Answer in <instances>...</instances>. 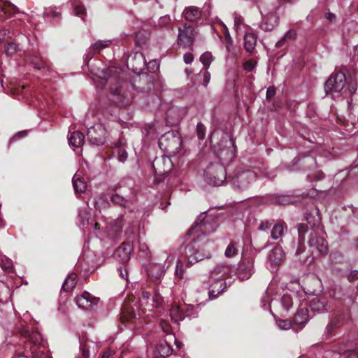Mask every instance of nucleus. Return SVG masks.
<instances>
[{"label":"nucleus","mask_w":358,"mask_h":358,"mask_svg":"<svg viewBox=\"0 0 358 358\" xmlns=\"http://www.w3.org/2000/svg\"><path fill=\"white\" fill-rule=\"evenodd\" d=\"M227 173L220 164H210L204 171L206 182L211 186H220L225 181Z\"/></svg>","instance_id":"nucleus-1"},{"label":"nucleus","mask_w":358,"mask_h":358,"mask_svg":"<svg viewBox=\"0 0 358 358\" xmlns=\"http://www.w3.org/2000/svg\"><path fill=\"white\" fill-rule=\"evenodd\" d=\"M87 136L92 144L101 145L105 143L106 131L101 124H96L88 129Z\"/></svg>","instance_id":"nucleus-2"},{"label":"nucleus","mask_w":358,"mask_h":358,"mask_svg":"<svg viewBox=\"0 0 358 358\" xmlns=\"http://www.w3.org/2000/svg\"><path fill=\"white\" fill-rule=\"evenodd\" d=\"M345 83V75L343 73H336L332 75L325 83L324 90L326 94L330 92H341Z\"/></svg>","instance_id":"nucleus-3"},{"label":"nucleus","mask_w":358,"mask_h":358,"mask_svg":"<svg viewBox=\"0 0 358 358\" xmlns=\"http://www.w3.org/2000/svg\"><path fill=\"white\" fill-rule=\"evenodd\" d=\"M195 37V31L193 27L185 24L178 29V44L185 48L193 45Z\"/></svg>","instance_id":"nucleus-4"},{"label":"nucleus","mask_w":358,"mask_h":358,"mask_svg":"<svg viewBox=\"0 0 358 358\" xmlns=\"http://www.w3.org/2000/svg\"><path fill=\"white\" fill-rule=\"evenodd\" d=\"M308 245L313 254L326 255L328 252V245L324 238L319 237L315 233H311Z\"/></svg>","instance_id":"nucleus-5"},{"label":"nucleus","mask_w":358,"mask_h":358,"mask_svg":"<svg viewBox=\"0 0 358 358\" xmlns=\"http://www.w3.org/2000/svg\"><path fill=\"white\" fill-rule=\"evenodd\" d=\"M173 166L170 157L163 155L155 158L153 162V168L158 175H164L170 172Z\"/></svg>","instance_id":"nucleus-6"},{"label":"nucleus","mask_w":358,"mask_h":358,"mask_svg":"<svg viewBox=\"0 0 358 358\" xmlns=\"http://www.w3.org/2000/svg\"><path fill=\"white\" fill-rule=\"evenodd\" d=\"M262 19L260 22V28L265 31H272L278 24V16L274 11L262 13Z\"/></svg>","instance_id":"nucleus-7"},{"label":"nucleus","mask_w":358,"mask_h":358,"mask_svg":"<svg viewBox=\"0 0 358 358\" xmlns=\"http://www.w3.org/2000/svg\"><path fill=\"white\" fill-rule=\"evenodd\" d=\"M99 299L93 296L89 292H85L80 296L76 298V302L78 306L83 309H90L94 306L97 305Z\"/></svg>","instance_id":"nucleus-8"},{"label":"nucleus","mask_w":358,"mask_h":358,"mask_svg":"<svg viewBox=\"0 0 358 358\" xmlns=\"http://www.w3.org/2000/svg\"><path fill=\"white\" fill-rule=\"evenodd\" d=\"M186 257L187 259V266H192L193 264L208 258L210 257V253H202L198 250H196L194 247L192 245H188L185 249Z\"/></svg>","instance_id":"nucleus-9"},{"label":"nucleus","mask_w":358,"mask_h":358,"mask_svg":"<svg viewBox=\"0 0 358 358\" xmlns=\"http://www.w3.org/2000/svg\"><path fill=\"white\" fill-rule=\"evenodd\" d=\"M145 59L144 55L141 52H136L134 55L128 57V66H131L133 71L137 72L145 66Z\"/></svg>","instance_id":"nucleus-10"},{"label":"nucleus","mask_w":358,"mask_h":358,"mask_svg":"<svg viewBox=\"0 0 358 358\" xmlns=\"http://www.w3.org/2000/svg\"><path fill=\"white\" fill-rule=\"evenodd\" d=\"M310 308L313 313H322L328 311L330 306L326 299L315 297L310 301Z\"/></svg>","instance_id":"nucleus-11"},{"label":"nucleus","mask_w":358,"mask_h":358,"mask_svg":"<svg viewBox=\"0 0 358 358\" xmlns=\"http://www.w3.org/2000/svg\"><path fill=\"white\" fill-rule=\"evenodd\" d=\"M254 273L252 262H243L237 270V276L241 280L249 279Z\"/></svg>","instance_id":"nucleus-12"},{"label":"nucleus","mask_w":358,"mask_h":358,"mask_svg":"<svg viewBox=\"0 0 358 358\" xmlns=\"http://www.w3.org/2000/svg\"><path fill=\"white\" fill-rule=\"evenodd\" d=\"M132 245L128 243H123L115 251V255L122 262H125L129 260Z\"/></svg>","instance_id":"nucleus-13"},{"label":"nucleus","mask_w":358,"mask_h":358,"mask_svg":"<svg viewBox=\"0 0 358 358\" xmlns=\"http://www.w3.org/2000/svg\"><path fill=\"white\" fill-rule=\"evenodd\" d=\"M110 43V40L98 41L95 42L88 48L86 56L90 58L92 57L94 55L99 53L101 50L108 47Z\"/></svg>","instance_id":"nucleus-14"},{"label":"nucleus","mask_w":358,"mask_h":358,"mask_svg":"<svg viewBox=\"0 0 358 358\" xmlns=\"http://www.w3.org/2000/svg\"><path fill=\"white\" fill-rule=\"evenodd\" d=\"M182 15L186 20L189 22H194L200 18L201 15V10L197 7L189 6L184 9Z\"/></svg>","instance_id":"nucleus-15"},{"label":"nucleus","mask_w":358,"mask_h":358,"mask_svg":"<svg viewBox=\"0 0 358 358\" xmlns=\"http://www.w3.org/2000/svg\"><path fill=\"white\" fill-rule=\"evenodd\" d=\"M165 271L164 265L158 263L150 264L148 268V275L155 279H159L164 274Z\"/></svg>","instance_id":"nucleus-16"},{"label":"nucleus","mask_w":358,"mask_h":358,"mask_svg":"<svg viewBox=\"0 0 358 358\" xmlns=\"http://www.w3.org/2000/svg\"><path fill=\"white\" fill-rule=\"evenodd\" d=\"M84 135L82 132L76 131L70 134L68 140L69 145L74 148H80L84 143Z\"/></svg>","instance_id":"nucleus-17"},{"label":"nucleus","mask_w":358,"mask_h":358,"mask_svg":"<svg viewBox=\"0 0 358 358\" xmlns=\"http://www.w3.org/2000/svg\"><path fill=\"white\" fill-rule=\"evenodd\" d=\"M255 179L256 174L255 172L251 171L243 172L238 177V185L240 188L244 189L247 184L250 183L251 181L255 180Z\"/></svg>","instance_id":"nucleus-18"},{"label":"nucleus","mask_w":358,"mask_h":358,"mask_svg":"<svg viewBox=\"0 0 358 358\" xmlns=\"http://www.w3.org/2000/svg\"><path fill=\"white\" fill-rule=\"evenodd\" d=\"M287 230V224L284 222H278L273 227L271 232V238L273 240L280 239Z\"/></svg>","instance_id":"nucleus-19"},{"label":"nucleus","mask_w":358,"mask_h":358,"mask_svg":"<svg viewBox=\"0 0 358 358\" xmlns=\"http://www.w3.org/2000/svg\"><path fill=\"white\" fill-rule=\"evenodd\" d=\"M308 310L306 308H301L295 315L293 322L303 327L308 322Z\"/></svg>","instance_id":"nucleus-20"},{"label":"nucleus","mask_w":358,"mask_h":358,"mask_svg":"<svg viewBox=\"0 0 358 358\" xmlns=\"http://www.w3.org/2000/svg\"><path fill=\"white\" fill-rule=\"evenodd\" d=\"M72 183L76 193H83L87 189V183L78 174H75L72 178Z\"/></svg>","instance_id":"nucleus-21"},{"label":"nucleus","mask_w":358,"mask_h":358,"mask_svg":"<svg viewBox=\"0 0 358 358\" xmlns=\"http://www.w3.org/2000/svg\"><path fill=\"white\" fill-rule=\"evenodd\" d=\"M309 283L313 286L308 291L314 295H316L323 290L322 280L317 276H313L309 279Z\"/></svg>","instance_id":"nucleus-22"},{"label":"nucleus","mask_w":358,"mask_h":358,"mask_svg":"<svg viewBox=\"0 0 358 358\" xmlns=\"http://www.w3.org/2000/svg\"><path fill=\"white\" fill-rule=\"evenodd\" d=\"M257 44V37L254 34L248 33L244 36V48L248 52H252Z\"/></svg>","instance_id":"nucleus-23"},{"label":"nucleus","mask_w":358,"mask_h":358,"mask_svg":"<svg viewBox=\"0 0 358 358\" xmlns=\"http://www.w3.org/2000/svg\"><path fill=\"white\" fill-rule=\"evenodd\" d=\"M207 223L206 221L200 220V217L197 219L195 222L194 226L192 227L188 231V234L191 235L192 234H199V232H209L210 231L207 229Z\"/></svg>","instance_id":"nucleus-24"},{"label":"nucleus","mask_w":358,"mask_h":358,"mask_svg":"<svg viewBox=\"0 0 358 358\" xmlns=\"http://www.w3.org/2000/svg\"><path fill=\"white\" fill-rule=\"evenodd\" d=\"M285 257V253L281 248H274L269 254L268 259L274 264H279Z\"/></svg>","instance_id":"nucleus-25"},{"label":"nucleus","mask_w":358,"mask_h":358,"mask_svg":"<svg viewBox=\"0 0 358 358\" xmlns=\"http://www.w3.org/2000/svg\"><path fill=\"white\" fill-rule=\"evenodd\" d=\"M76 283V275L74 274H71L64 282L62 289L67 292L71 291L75 287Z\"/></svg>","instance_id":"nucleus-26"},{"label":"nucleus","mask_w":358,"mask_h":358,"mask_svg":"<svg viewBox=\"0 0 358 358\" xmlns=\"http://www.w3.org/2000/svg\"><path fill=\"white\" fill-rule=\"evenodd\" d=\"M170 317L174 322H178L184 319V315L181 312L180 308L178 306H174L170 310Z\"/></svg>","instance_id":"nucleus-27"},{"label":"nucleus","mask_w":358,"mask_h":358,"mask_svg":"<svg viewBox=\"0 0 358 358\" xmlns=\"http://www.w3.org/2000/svg\"><path fill=\"white\" fill-rule=\"evenodd\" d=\"M124 226L123 217L120 216L110 224L109 228L114 233L120 232Z\"/></svg>","instance_id":"nucleus-28"},{"label":"nucleus","mask_w":358,"mask_h":358,"mask_svg":"<svg viewBox=\"0 0 358 358\" xmlns=\"http://www.w3.org/2000/svg\"><path fill=\"white\" fill-rule=\"evenodd\" d=\"M200 61L203 65L206 67V69H208L211 62L213 61V57L210 52H206L201 55Z\"/></svg>","instance_id":"nucleus-29"},{"label":"nucleus","mask_w":358,"mask_h":358,"mask_svg":"<svg viewBox=\"0 0 358 358\" xmlns=\"http://www.w3.org/2000/svg\"><path fill=\"white\" fill-rule=\"evenodd\" d=\"M166 140H171L173 143H174L176 145H179L180 144V139L178 138H176L175 135H174V133L173 131H171V132H168L166 136H164V137H162L159 141V145H162L164 141H166Z\"/></svg>","instance_id":"nucleus-30"},{"label":"nucleus","mask_w":358,"mask_h":358,"mask_svg":"<svg viewBox=\"0 0 358 358\" xmlns=\"http://www.w3.org/2000/svg\"><path fill=\"white\" fill-rule=\"evenodd\" d=\"M15 7L8 2L0 1V12L4 14H10L12 10H14Z\"/></svg>","instance_id":"nucleus-31"},{"label":"nucleus","mask_w":358,"mask_h":358,"mask_svg":"<svg viewBox=\"0 0 358 358\" xmlns=\"http://www.w3.org/2000/svg\"><path fill=\"white\" fill-rule=\"evenodd\" d=\"M78 217L83 225L90 224V219L88 217V211L87 209H81L79 210Z\"/></svg>","instance_id":"nucleus-32"},{"label":"nucleus","mask_w":358,"mask_h":358,"mask_svg":"<svg viewBox=\"0 0 358 358\" xmlns=\"http://www.w3.org/2000/svg\"><path fill=\"white\" fill-rule=\"evenodd\" d=\"M108 205V202L103 196H100L98 199H95L94 201V207L96 209L101 210L103 208H106Z\"/></svg>","instance_id":"nucleus-33"},{"label":"nucleus","mask_w":358,"mask_h":358,"mask_svg":"<svg viewBox=\"0 0 358 358\" xmlns=\"http://www.w3.org/2000/svg\"><path fill=\"white\" fill-rule=\"evenodd\" d=\"M4 50L8 55H13L17 50V45L15 43H7L4 45Z\"/></svg>","instance_id":"nucleus-34"},{"label":"nucleus","mask_w":358,"mask_h":358,"mask_svg":"<svg viewBox=\"0 0 358 358\" xmlns=\"http://www.w3.org/2000/svg\"><path fill=\"white\" fill-rule=\"evenodd\" d=\"M281 303L285 308L289 309L292 306V299L288 294H284L281 299Z\"/></svg>","instance_id":"nucleus-35"},{"label":"nucleus","mask_w":358,"mask_h":358,"mask_svg":"<svg viewBox=\"0 0 358 358\" xmlns=\"http://www.w3.org/2000/svg\"><path fill=\"white\" fill-rule=\"evenodd\" d=\"M340 324L339 319L334 318L326 327L327 334H330L336 328L338 327Z\"/></svg>","instance_id":"nucleus-36"},{"label":"nucleus","mask_w":358,"mask_h":358,"mask_svg":"<svg viewBox=\"0 0 358 358\" xmlns=\"http://www.w3.org/2000/svg\"><path fill=\"white\" fill-rule=\"evenodd\" d=\"M224 255L227 257L231 258L237 255V249L234 244H230L227 248Z\"/></svg>","instance_id":"nucleus-37"},{"label":"nucleus","mask_w":358,"mask_h":358,"mask_svg":"<svg viewBox=\"0 0 358 358\" xmlns=\"http://www.w3.org/2000/svg\"><path fill=\"white\" fill-rule=\"evenodd\" d=\"M256 64V61L253 59L248 60L243 64V69L248 72H251L255 69Z\"/></svg>","instance_id":"nucleus-38"},{"label":"nucleus","mask_w":358,"mask_h":358,"mask_svg":"<svg viewBox=\"0 0 358 358\" xmlns=\"http://www.w3.org/2000/svg\"><path fill=\"white\" fill-rule=\"evenodd\" d=\"M277 322L279 328L282 330L289 329L292 325V322L289 320H278Z\"/></svg>","instance_id":"nucleus-39"},{"label":"nucleus","mask_w":358,"mask_h":358,"mask_svg":"<svg viewBox=\"0 0 358 358\" xmlns=\"http://www.w3.org/2000/svg\"><path fill=\"white\" fill-rule=\"evenodd\" d=\"M1 265L3 268L6 270H10L13 266L11 260L5 257L1 259Z\"/></svg>","instance_id":"nucleus-40"},{"label":"nucleus","mask_w":358,"mask_h":358,"mask_svg":"<svg viewBox=\"0 0 358 358\" xmlns=\"http://www.w3.org/2000/svg\"><path fill=\"white\" fill-rule=\"evenodd\" d=\"M222 24L224 27V28L225 29L224 36H225V38H226V40H227L226 48H227V49L228 50H229L230 47L232 45L233 41H232V38H231V36L229 35V31H228L226 25L224 24H223V23H222Z\"/></svg>","instance_id":"nucleus-41"},{"label":"nucleus","mask_w":358,"mask_h":358,"mask_svg":"<svg viewBox=\"0 0 358 358\" xmlns=\"http://www.w3.org/2000/svg\"><path fill=\"white\" fill-rule=\"evenodd\" d=\"M44 15L47 17H59L61 14L54 10L53 8H50L45 9Z\"/></svg>","instance_id":"nucleus-42"},{"label":"nucleus","mask_w":358,"mask_h":358,"mask_svg":"<svg viewBox=\"0 0 358 358\" xmlns=\"http://www.w3.org/2000/svg\"><path fill=\"white\" fill-rule=\"evenodd\" d=\"M205 127L202 123H198L196 126V132L198 138L201 140L204 138L205 136Z\"/></svg>","instance_id":"nucleus-43"},{"label":"nucleus","mask_w":358,"mask_h":358,"mask_svg":"<svg viewBox=\"0 0 358 358\" xmlns=\"http://www.w3.org/2000/svg\"><path fill=\"white\" fill-rule=\"evenodd\" d=\"M111 200L115 203L119 204L120 206H124V198L119 196L118 194L113 195L111 196Z\"/></svg>","instance_id":"nucleus-44"},{"label":"nucleus","mask_w":358,"mask_h":358,"mask_svg":"<svg viewBox=\"0 0 358 358\" xmlns=\"http://www.w3.org/2000/svg\"><path fill=\"white\" fill-rule=\"evenodd\" d=\"M223 292V289H222L220 291L217 290V292L212 289L208 291V299L212 300L217 298L219 294L222 293Z\"/></svg>","instance_id":"nucleus-45"},{"label":"nucleus","mask_w":358,"mask_h":358,"mask_svg":"<svg viewBox=\"0 0 358 358\" xmlns=\"http://www.w3.org/2000/svg\"><path fill=\"white\" fill-rule=\"evenodd\" d=\"M176 273L177 275L180 278H182V275H183V265H182V261H178L177 262V265H176Z\"/></svg>","instance_id":"nucleus-46"},{"label":"nucleus","mask_w":358,"mask_h":358,"mask_svg":"<svg viewBox=\"0 0 358 358\" xmlns=\"http://www.w3.org/2000/svg\"><path fill=\"white\" fill-rule=\"evenodd\" d=\"M210 80V73L208 71V69H206V71L203 73V85L204 87H207Z\"/></svg>","instance_id":"nucleus-47"},{"label":"nucleus","mask_w":358,"mask_h":358,"mask_svg":"<svg viewBox=\"0 0 358 358\" xmlns=\"http://www.w3.org/2000/svg\"><path fill=\"white\" fill-rule=\"evenodd\" d=\"M271 226V223L269 221L266 220L261 223V224L259 227V229L260 231H267L270 229Z\"/></svg>","instance_id":"nucleus-48"},{"label":"nucleus","mask_w":358,"mask_h":358,"mask_svg":"<svg viewBox=\"0 0 358 358\" xmlns=\"http://www.w3.org/2000/svg\"><path fill=\"white\" fill-rule=\"evenodd\" d=\"M118 158L119 161L121 162H124L127 159V152L124 150H120L118 152Z\"/></svg>","instance_id":"nucleus-49"},{"label":"nucleus","mask_w":358,"mask_h":358,"mask_svg":"<svg viewBox=\"0 0 358 358\" xmlns=\"http://www.w3.org/2000/svg\"><path fill=\"white\" fill-rule=\"evenodd\" d=\"M171 20V18L169 15H164L163 17H161L159 20V25L160 26H165L168 23H169Z\"/></svg>","instance_id":"nucleus-50"},{"label":"nucleus","mask_w":358,"mask_h":358,"mask_svg":"<svg viewBox=\"0 0 358 358\" xmlns=\"http://www.w3.org/2000/svg\"><path fill=\"white\" fill-rule=\"evenodd\" d=\"M183 58L185 63L187 64H191L194 59V57L192 53L185 54Z\"/></svg>","instance_id":"nucleus-51"},{"label":"nucleus","mask_w":358,"mask_h":358,"mask_svg":"<svg viewBox=\"0 0 358 358\" xmlns=\"http://www.w3.org/2000/svg\"><path fill=\"white\" fill-rule=\"evenodd\" d=\"M85 13V8L83 6H76L74 8V13L76 15H79Z\"/></svg>","instance_id":"nucleus-52"},{"label":"nucleus","mask_w":358,"mask_h":358,"mask_svg":"<svg viewBox=\"0 0 358 358\" xmlns=\"http://www.w3.org/2000/svg\"><path fill=\"white\" fill-rule=\"evenodd\" d=\"M139 250H140V252L143 253L145 255H148V247L144 243H139Z\"/></svg>","instance_id":"nucleus-53"},{"label":"nucleus","mask_w":358,"mask_h":358,"mask_svg":"<svg viewBox=\"0 0 358 358\" xmlns=\"http://www.w3.org/2000/svg\"><path fill=\"white\" fill-rule=\"evenodd\" d=\"M358 279V271L355 270L350 273L348 275V280L350 281H353Z\"/></svg>","instance_id":"nucleus-54"},{"label":"nucleus","mask_w":358,"mask_h":358,"mask_svg":"<svg viewBox=\"0 0 358 358\" xmlns=\"http://www.w3.org/2000/svg\"><path fill=\"white\" fill-rule=\"evenodd\" d=\"M81 351L83 358H90V351L89 349L87 348L85 345L81 346Z\"/></svg>","instance_id":"nucleus-55"},{"label":"nucleus","mask_w":358,"mask_h":358,"mask_svg":"<svg viewBox=\"0 0 358 358\" xmlns=\"http://www.w3.org/2000/svg\"><path fill=\"white\" fill-rule=\"evenodd\" d=\"M118 271L120 272V275L125 279V280H127V275H128V273H127V271L126 268H123L122 267H120L118 268Z\"/></svg>","instance_id":"nucleus-56"},{"label":"nucleus","mask_w":358,"mask_h":358,"mask_svg":"<svg viewBox=\"0 0 358 358\" xmlns=\"http://www.w3.org/2000/svg\"><path fill=\"white\" fill-rule=\"evenodd\" d=\"M275 94V90L273 87L268 88L266 91V98L271 99Z\"/></svg>","instance_id":"nucleus-57"},{"label":"nucleus","mask_w":358,"mask_h":358,"mask_svg":"<svg viewBox=\"0 0 358 358\" xmlns=\"http://www.w3.org/2000/svg\"><path fill=\"white\" fill-rule=\"evenodd\" d=\"M345 357L347 358H358V354L355 351H348L345 353Z\"/></svg>","instance_id":"nucleus-58"},{"label":"nucleus","mask_w":358,"mask_h":358,"mask_svg":"<svg viewBox=\"0 0 358 358\" xmlns=\"http://www.w3.org/2000/svg\"><path fill=\"white\" fill-rule=\"evenodd\" d=\"M31 340L36 344L39 343L41 341V335L38 334H35L31 337Z\"/></svg>","instance_id":"nucleus-59"},{"label":"nucleus","mask_w":358,"mask_h":358,"mask_svg":"<svg viewBox=\"0 0 358 358\" xmlns=\"http://www.w3.org/2000/svg\"><path fill=\"white\" fill-rule=\"evenodd\" d=\"M164 349L166 350V351L161 352V355L162 356L165 357V356H168V355H171L172 350L170 348V347L169 345L164 346Z\"/></svg>","instance_id":"nucleus-60"},{"label":"nucleus","mask_w":358,"mask_h":358,"mask_svg":"<svg viewBox=\"0 0 358 358\" xmlns=\"http://www.w3.org/2000/svg\"><path fill=\"white\" fill-rule=\"evenodd\" d=\"M291 199L289 197L285 196L278 200V203L280 204H287L291 202Z\"/></svg>","instance_id":"nucleus-61"},{"label":"nucleus","mask_w":358,"mask_h":358,"mask_svg":"<svg viewBox=\"0 0 358 358\" xmlns=\"http://www.w3.org/2000/svg\"><path fill=\"white\" fill-rule=\"evenodd\" d=\"M150 296V293L147 291H143L142 292V298L145 301H148Z\"/></svg>","instance_id":"nucleus-62"},{"label":"nucleus","mask_w":358,"mask_h":358,"mask_svg":"<svg viewBox=\"0 0 358 358\" xmlns=\"http://www.w3.org/2000/svg\"><path fill=\"white\" fill-rule=\"evenodd\" d=\"M153 306H157L160 303V299L158 295L155 294L152 298Z\"/></svg>","instance_id":"nucleus-63"},{"label":"nucleus","mask_w":358,"mask_h":358,"mask_svg":"<svg viewBox=\"0 0 358 358\" xmlns=\"http://www.w3.org/2000/svg\"><path fill=\"white\" fill-rule=\"evenodd\" d=\"M327 18L330 22H334L336 20V15L331 13H329L327 14Z\"/></svg>","instance_id":"nucleus-64"}]
</instances>
